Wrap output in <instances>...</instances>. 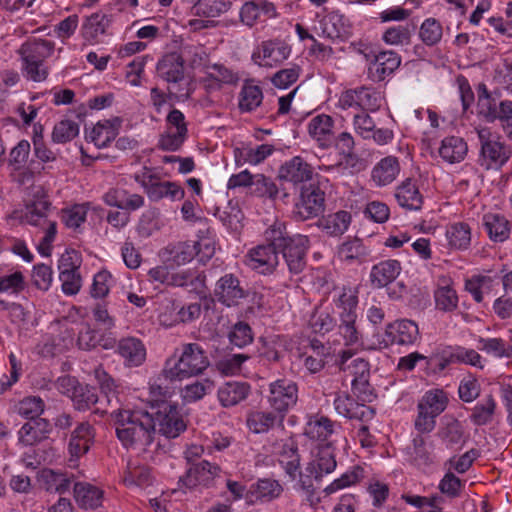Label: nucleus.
Here are the masks:
<instances>
[{
	"instance_id": "nucleus-38",
	"label": "nucleus",
	"mask_w": 512,
	"mask_h": 512,
	"mask_svg": "<svg viewBox=\"0 0 512 512\" xmlns=\"http://www.w3.org/2000/svg\"><path fill=\"white\" fill-rule=\"evenodd\" d=\"M284 418L276 411H254L247 416V426L253 433H265L276 424H281Z\"/></svg>"
},
{
	"instance_id": "nucleus-23",
	"label": "nucleus",
	"mask_w": 512,
	"mask_h": 512,
	"mask_svg": "<svg viewBox=\"0 0 512 512\" xmlns=\"http://www.w3.org/2000/svg\"><path fill=\"white\" fill-rule=\"evenodd\" d=\"M370 249L358 237L348 238L337 249L338 258L348 265H361L368 261Z\"/></svg>"
},
{
	"instance_id": "nucleus-52",
	"label": "nucleus",
	"mask_w": 512,
	"mask_h": 512,
	"mask_svg": "<svg viewBox=\"0 0 512 512\" xmlns=\"http://www.w3.org/2000/svg\"><path fill=\"white\" fill-rule=\"evenodd\" d=\"M363 472L364 471L360 466H354L351 470L345 472L339 478L326 486L323 492L326 495H330L338 490L354 485L364 477Z\"/></svg>"
},
{
	"instance_id": "nucleus-57",
	"label": "nucleus",
	"mask_w": 512,
	"mask_h": 512,
	"mask_svg": "<svg viewBox=\"0 0 512 512\" xmlns=\"http://www.w3.org/2000/svg\"><path fill=\"white\" fill-rule=\"evenodd\" d=\"M231 3L225 0H198L194 6L197 15L217 17L229 10Z\"/></svg>"
},
{
	"instance_id": "nucleus-2",
	"label": "nucleus",
	"mask_w": 512,
	"mask_h": 512,
	"mask_svg": "<svg viewBox=\"0 0 512 512\" xmlns=\"http://www.w3.org/2000/svg\"><path fill=\"white\" fill-rule=\"evenodd\" d=\"M265 241L278 246L279 253L293 274L301 273L307 264L306 256L310 248L308 236L302 234L289 235L286 225L275 222L264 233Z\"/></svg>"
},
{
	"instance_id": "nucleus-1",
	"label": "nucleus",
	"mask_w": 512,
	"mask_h": 512,
	"mask_svg": "<svg viewBox=\"0 0 512 512\" xmlns=\"http://www.w3.org/2000/svg\"><path fill=\"white\" fill-rule=\"evenodd\" d=\"M93 376L112 408L110 417L119 441L126 448L145 450L154 440L156 423L154 414L145 410H129L120 407L119 386L102 365L93 370Z\"/></svg>"
},
{
	"instance_id": "nucleus-64",
	"label": "nucleus",
	"mask_w": 512,
	"mask_h": 512,
	"mask_svg": "<svg viewBox=\"0 0 512 512\" xmlns=\"http://www.w3.org/2000/svg\"><path fill=\"white\" fill-rule=\"evenodd\" d=\"M495 120L500 121L503 131L507 137L512 140V101H499Z\"/></svg>"
},
{
	"instance_id": "nucleus-8",
	"label": "nucleus",
	"mask_w": 512,
	"mask_h": 512,
	"mask_svg": "<svg viewBox=\"0 0 512 512\" xmlns=\"http://www.w3.org/2000/svg\"><path fill=\"white\" fill-rule=\"evenodd\" d=\"M325 194L315 185L303 186L301 188L299 201L294 207V218L304 221L318 216L324 211Z\"/></svg>"
},
{
	"instance_id": "nucleus-59",
	"label": "nucleus",
	"mask_w": 512,
	"mask_h": 512,
	"mask_svg": "<svg viewBox=\"0 0 512 512\" xmlns=\"http://www.w3.org/2000/svg\"><path fill=\"white\" fill-rule=\"evenodd\" d=\"M494 280L489 276H477L466 282V290L471 293L474 300L482 302L484 294L491 291Z\"/></svg>"
},
{
	"instance_id": "nucleus-54",
	"label": "nucleus",
	"mask_w": 512,
	"mask_h": 512,
	"mask_svg": "<svg viewBox=\"0 0 512 512\" xmlns=\"http://www.w3.org/2000/svg\"><path fill=\"white\" fill-rule=\"evenodd\" d=\"M442 25L435 18H427L419 28V37L427 46L438 44L442 38Z\"/></svg>"
},
{
	"instance_id": "nucleus-7",
	"label": "nucleus",
	"mask_w": 512,
	"mask_h": 512,
	"mask_svg": "<svg viewBox=\"0 0 512 512\" xmlns=\"http://www.w3.org/2000/svg\"><path fill=\"white\" fill-rule=\"evenodd\" d=\"M297 400L298 387L292 380L278 379L270 383L268 402L283 418L288 410L296 405Z\"/></svg>"
},
{
	"instance_id": "nucleus-62",
	"label": "nucleus",
	"mask_w": 512,
	"mask_h": 512,
	"mask_svg": "<svg viewBox=\"0 0 512 512\" xmlns=\"http://www.w3.org/2000/svg\"><path fill=\"white\" fill-rule=\"evenodd\" d=\"M248 358L246 354L227 355L216 362V368L223 375H234L240 371L242 364Z\"/></svg>"
},
{
	"instance_id": "nucleus-50",
	"label": "nucleus",
	"mask_w": 512,
	"mask_h": 512,
	"mask_svg": "<svg viewBox=\"0 0 512 512\" xmlns=\"http://www.w3.org/2000/svg\"><path fill=\"white\" fill-rule=\"evenodd\" d=\"M44 409L45 403L39 396L24 397L15 406L16 412L28 420L41 418Z\"/></svg>"
},
{
	"instance_id": "nucleus-27",
	"label": "nucleus",
	"mask_w": 512,
	"mask_h": 512,
	"mask_svg": "<svg viewBox=\"0 0 512 512\" xmlns=\"http://www.w3.org/2000/svg\"><path fill=\"white\" fill-rule=\"evenodd\" d=\"M116 352L128 367H138L146 359V348L136 337H125L119 340Z\"/></svg>"
},
{
	"instance_id": "nucleus-51",
	"label": "nucleus",
	"mask_w": 512,
	"mask_h": 512,
	"mask_svg": "<svg viewBox=\"0 0 512 512\" xmlns=\"http://www.w3.org/2000/svg\"><path fill=\"white\" fill-rule=\"evenodd\" d=\"M447 397L442 390L428 391L418 403V408L433 413L434 416H439L447 406Z\"/></svg>"
},
{
	"instance_id": "nucleus-18",
	"label": "nucleus",
	"mask_w": 512,
	"mask_h": 512,
	"mask_svg": "<svg viewBox=\"0 0 512 512\" xmlns=\"http://www.w3.org/2000/svg\"><path fill=\"white\" fill-rule=\"evenodd\" d=\"M312 177L313 167L300 156H294L284 162L278 171V178L280 180L290 182L294 185L310 181Z\"/></svg>"
},
{
	"instance_id": "nucleus-61",
	"label": "nucleus",
	"mask_w": 512,
	"mask_h": 512,
	"mask_svg": "<svg viewBox=\"0 0 512 512\" xmlns=\"http://www.w3.org/2000/svg\"><path fill=\"white\" fill-rule=\"evenodd\" d=\"M113 284V277L107 270H101L94 275L90 294L93 298H104L108 295Z\"/></svg>"
},
{
	"instance_id": "nucleus-63",
	"label": "nucleus",
	"mask_w": 512,
	"mask_h": 512,
	"mask_svg": "<svg viewBox=\"0 0 512 512\" xmlns=\"http://www.w3.org/2000/svg\"><path fill=\"white\" fill-rule=\"evenodd\" d=\"M252 187L253 193L259 197L267 196L271 199H275L279 193L274 181L263 174L254 175Z\"/></svg>"
},
{
	"instance_id": "nucleus-9",
	"label": "nucleus",
	"mask_w": 512,
	"mask_h": 512,
	"mask_svg": "<svg viewBox=\"0 0 512 512\" xmlns=\"http://www.w3.org/2000/svg\"><path fill=\"white\" fill-rule=\"evenodd\" d=\"M248 292L241 286L237 276L226 273L220 277L214 287V299L226 307H236L245 299Z\"/></svg>"
},
{
	"instance_id": "nucleus-53",
	"label": "nucleus",
	"mask_w": 512,
	"mask_h": 512,
	"mask_svg": "<svg viewBox=\"0 0 512 512\" xmlns=\"http://www.w3.org/2000/svg\"><path fill=\"white\" fill-rule=\"evenodd\" d=\"M170 308L172 312H175V315L169 325L192 322L200 317L202 311L200 303L180 306L178 303L172 302Z\"/></svg>"
},
{
	"instance_id": "nucleus-11",
	"label": "nucleus",
	"mask_w": 512,
	"mask_h": 512,
	"mask_svg": "<svg viewBox=\"0 0 512 512\" xmlns=\"http://www.w3.org/2000/svg\"><path fill=\"white\" fill-rule=\"evenodd\" d=\"M158 432L166 438H176L186 430V424L177 408L169 403H162L153 413Z\"/></svg>"
},
{
	"instance_id": "nucleus-14",
	"label": "nucleus",
	"mask_w": 512,
	"mask_h": 512,
	"mask_svg": "<svg viewBox=\"0 0 512 512\" xmlns=\"http://www.w3.org/2000/svg\"><path fill=\"white\" fill-rule=\"evenodd\" d=\"M220 473V467L206 460L191 464L178 481L179 489H191L198 485L208 486Z\"/></svg>"
},
{
	"instance_id": "nucleus-21",
	"label": "nucleus",
	"mask_w": 512,
	"mask_h": 512,
	"mask_svg": "<svg viewBox=\"0 0 512 512\" xmlns=\"http://www.w3.org/2000/svg\"><path fill=\"white\" fill-rule=\"evenodd\" d=\"M94 438L95 430L93 426L88 421L79 423L72 431L68 444L71 457L77 459L85 455L94 443Z\"/></svg>"
},
{
	"instance_id": "nucleus-25",
	"label": "nucleus",
	"mask_w": 512,
	"mask_h": 512,
	"mask_svg": "<svg viewBox=\"0 0 512 512\" xmlns=\"http://www.w3.org/2000/svg\"><path fill=\"white\" fill-rule=\"evenodd\" d=\"M251 393V386L247 382L228 381L217 390V398L224 408L234 407L245 401Z\"/></svg>"
},
{
	"instance_id": "nucleus-32",
	"label": "nucleus",
	"mask_w": 512,
	"mask_h": 512,
	"mask_svg": "<svg viewBox=\"0 0 512 512\" xmlns=\"http://www.w3.org/2000/svg\"><path fill=\"white\" fill-rule=\"evenodd\" d=\"M75 502L82 509H96L102 504L103 491L87 482H75L73 486Z\"/></svg>"
},
{
	"instance_id": "nucleus-34",
	"label": "nucleus",
	"mask_w": 512,
	"mask_h": 512,
	"mask_svg": "<svg viewBox=\"0 0 512 512\" xmlns=\"http://www.w3.org/2000/svg\"><path fill=\"white\" fill-rule=\"evenodd\" d=\"M482 226L487 232L490 240L504 242L510 234V223L501 214L487 213L482 218Z\"/></svg>"
},
{
	"instance_id": "nucleus-47",
	"label": "nucleus",
	"mask_w": 512,
	"mask_h": 512,
	"mask_svg": "<svg viewBox=\"0 0 512 512\" xmlns=\"http://www.w3.org/2000/svg\"><path fill=\"white\" fill-rule=\"evenodd\" d=\"M340 369L346 377H351V380L370 377V365L368 361L360 357L353 358L351 355L345 357V354H343Z\"/></svg>"
},
{
	"instance_id": "nucleus-46",
	"label": "nucleus",
	"mask_w": 512,
	"mask_h": 512,
	"mask_svg": "<svg viewBox=\"0 0 512 512\" xmlns=\"http://www.w3.org/2000/svg\"><path fill=\"white\" fill-rule=\"evenodd\" d=\"M274 151V147L270 144H261L256 147L246 146L235 150L237 162L258 165L263 162Z\"/></svg>"
},
{
	"instance_id": "nucleus-40",
	"label": "nucleus",
	"mask_w": 512,
	"mask_h": 512,
	"mask_svg": "<svg viewBox=\"0 0 512 512\" xmlns=\"http://www.w3.org/2000/svg\"><path fill=\"white\" fill-rule=\"evenodd\" d=\"M398 159L393 156L383 158L372 170V179L377 186H385L395 180L399 174Z\"/></svg>"
},
{
	"instance_id": "nucleus-22",
	"label": "nucleus",
	"mask_w": 512,
	"mask_h": 512,
	"mask_svg": "<svg viewBox=\"0 0 512 512\" xmlns=\"http://www.w3.org/2000/svg\"><path fill=\"white\" fill-rule=\"evenodd\" d=\"M66 382L73 386V392L70 396L77 410L85 411L98 402L101 404L103 401L106 402L105 395L101 392V397L99 398L94 387L81 385L72 377H65L61 381V385L63 386Z\"/></svg>"
},
{
	"instance_id": "nucleus-45",
	"label": "nucleus",
	"mask_w": 512,
	"mask_h": 512,
	"mask_svg": "<svg viewBox=\"0 0 512 512\" xmlns=\"http://www.w3.org/2000/svg\"><path fill=\"white\" fill-rule=\"evenodd\" d=\"M496 407L497 404L494 397L489 394L471 409L469 419L476 426L487 425L492 422Z\"/></svg>"
},
{
	"instance_id": "nucleus-20",
	"label": "nucleus",
	"mask_w": 512,
	"mask_h": 512,
	"mask_svg": "<svg viewBox=\"0 0 512 512\" xmlns=\"http://www.w3.org/2000/svg\"><path fill=\"white\" fill-rule=\"evenodd\" d=\"M334 120L331 116L321 114L313 117L308 124V133L321 149H328L334 143Z\"/></svg>"
},
{
	"instance_id": "nucleus-15",
	"label": "nucleus",
	"mask_w": 512,
	"mask_h": 512,
	"mask_svg": "<svg viewBox=\"0 0 512 512\" xmlns=\"http://www.w3.org/2000/svg\"><path fill=\"white\" fill-rule=\"evenodd\" d=\"M419 331L415 322L402 319L386 326L382 343L385 347L390 345L413 344L418 338Z\"/></svg>"
},
{
	"instance_id": "nucleus-3",
	"label": "nucleus",
	"mask_w": 512,
	"mask_h": 512,
	"mask_svg": "<svg viewBox=\"0 0 512 512\" xmlns=\"http://www.w3.org/2000/svg\"><path fill=\"white\" fill-rule=\"evenodd\" d=\"M165 363L166 372L179 381L203 374L210 365L206 351L198 343L183 344L181 353L175 352Z\"/></svg>"
},
{
	"instance_id": "nucleus-36",
	"label": "nucleus",
	"mask_w": 512,
	"mask_h": 512,
	"mask_svg": "<svg viewBox=\"0 0 512 512\" xmlns=\"http://www.w3.org/2000/svg\"><path fill=\"white\" fill-rule=\"evenodd\" d=\"M283 492L282 486L278 481L265 478L259 479L256 483L250 486V489L246 493V498L250 501L261 500L271 501L278 498Z\"/></svg>"
},
{
	"instance_id": "nucleus-5",
	"label": "nucleus",
	"mask_w": 512,
	"mask_h": 512,
	"mask_svg": "<svg viewBox=\"0 0 512 512\" xmlns=\"http://www.w3.org/2000/svg\"><path fill=\"white\" fill-rule=\"evenodd\" d=\"M477 135L480 142L479 164L486 170L501 168L511 157V148L489 128L477 129Z\"/></svg>"
},
{
	"instance_id": "nucleus-29",
	"label": "nucleus",
	"mask_w": 512,
	"mask_h": 512,
	"mask_svg": "<svg viewBox=\"0 0 512 512\" xmlns=\"http://www.w3.org/2000/svg\"><path fill=\"white\" fill-rule=\"evenodd\" d=\"M40 481L46 491L61 495L68 492L72 484L74 485L75 477L73 473L66 471L43 469L40 472Z\"/></svg>"
},
{
	"instance_id": "nucleus-35",
	"label": "nucleus",
	"mask_w": 512,
	"mask_h": 512,
	"mask_svg": "<svg viewBox=\"0 0 512 512\" xmlns=\"http://www.w3.org/2000/svg\"><path fill=\"white\" fill-rule=\"evenodd\" d=\"M401 272V264L398 260L389 259L374 265L371 270L372 283L381 288L393 282Z\"/></svg>"
},
{
	"instance_id": "nucleus-4",
	"label": "nucleus",
	"mask_w": 512,
	"mask_h": 512,
	"mask_svg": "<svg viewBox=\"0 0 512 512\" xmlns=\"http://www.w3.org/2000/svg\"><path fill=\"white\" fill-rule=\"evenodd\" d=\"M134 180L143 188L151 202H159L168 199L172 202L182 200L185 190L176 182L162 181L159 174L154 173L149 167L135 173Z\"/></svg>"
},
{
	"instance_id": "nucleus-41",
	"label": "nucleus",
	"mask_w": 512,
	"mask_h": 512,
	"mask_svg": "<svg viewBox=\"0 0 512 512\" xmlns=\"http://www.w3.org/2000/svg\"><path fill=\"white\" fill-rule=\"evenodd\" d=\"M437 436L447 448L464 443V429L461 423L453 417H445L438 429Z\"/></svg>"
},
{
	"instance_id": "nucleus-10",
	"label": "nucleus",
	"mask_w": 512,
	"mask_h": 512,
	"mask_svg": "<svg viewBox=\"0 0 512 512\" xmlns=\"http://www.w3.org/2000/svg\"><path fill=\"white\" fill-rule=\"evenodd\" d=\"M336 466L335 448L332 442H327L312 449L305 472L311 473L315 481H321L325 475L332 473Z\"/></svg>"
},
{
	"instance_id": "nucleus-42",
	"label": "nucleus",
	"mask_w": 512,
	"mask_h": 512,
	"mask_svg": "<svg viewBox=\"0 0 512 512\" xmlns=\"http://www.w3.org/2000/svg\"><path fill=\"white\" fill-rule=\"evenodd\" d=\"M416 26L412 23L388 27L382 35V40L390 46H408L412 42Z\"/></svg>"
},
{
	"instance_id": "nucleus-26",
	"label": "nucleus",
	"mask_w": 512,
	"mask_h": 512,
	"mask_svg": "<svg viewBox=\"0 0 512 512\" xmlns=\"http://www.w3.org/2000/svg\"><path fill=\"white\" fill-rule=\"evenodd\" d=\"M50 208V201L44 195L42 189H38L33 198L26 202L22 221L33 226L42 225L47 221Z\"/></svg>"
},
{
	"instance_id": "nucleus-13",
	"label": "nucleus",
	"mask_w": 512,
	"mask_h": 512,
	"mask_svg": "<svg viewBox=\"0 0 512 512\" xmlns=\"http://www.w3.org/2000/svg\"><path fill=\"white\" fill-rule=\"evenodd\" d=\"M278 255V246L273 245L271 241H266V244L258 245L249 251L247 264L261 274H271L278 266Z\"/></svg>"
},
{
	"instance_id": "nucleus-33",
	"label": "nucleus",
	"mask_w": 512,
	"mask_h": 512,
	"mask_svg": "<svg viewBox=\"0 0 512 512\" xmlns=\"http://www.w3.org/2000/svg\"><path fill=\"white\" fill-rule=\"evenodd\" d=\"M161 78L169 83H180L184 80V60L178 53L166 54L157 64Z\"/></svg>"
},
{
	"instance_id": "nucleus-6",
	"label": "nucleus",
	"mask_w": 512,
	"mask_h": 512,
	"mask_svg": "<svg viewBox=\"0 0 512 512\" xmlns=\"http://www.w3.org/2000/svg\"><path fill=\"white\" fill-rule=\"evenodd\" d=\"M54 46V43L49 40H35L21 46L19 52L29 78L38 82L46 79L47 71L43 67V62L51 56Z\"/></svg>"
},
{
	"instance_id": "nucleus-39",
	"label": "nucleus",
	"mask_w": 512,
	"mask_h": 512,
	"mask_svg": "<svg viewBox=\"0 0 512 512\" xmlns=\"http://www.w3.org/2000/svg\"><path fill=\"white\" fill-rule=\"evenodd\" d=\"M263 92L260 86L254 84V80L246 79L239 93L238 107L241 112H252L261 105Z\"/></svg>"
},
{
	"instance_id": "nucleus-37",
	"label": "nucleus",
	"mask_w": 512,
	"mask_h": 512,
	"mask_svg": "<svg viewBox=\"0 0 512 512\" xmlns=\"http://www.w3.org/2000/svg\"><path fill=\"white\" fill-rule=\"evenodd\" d=\"M467 151L468 146L463 138L449 136L442 140L439 155L444 161L453 164L464 160Z\"/></svg>"
},
{
	"instance_id": "nucleus-24",
	"label": "nucleus",
	"mask_w": 512,
	"mask_h": 512,
	"mask_svg": "<svg viewBox=\"0 0 512 512\" xmlns=\"http://www.w3.org/2000/svg\"><path fill=\"white\" fill-rule=\"evenodd\" d=\"M51 431L52 425L47 419L28 420L18 431V440L25 446H33L46 440Z\"/></svg>"
},
{
	"instance_id": "nucleus-58",
	"label": "nucleus",
	"mask_w": 512,
	"mask_h": 512,
	"mask_svg": "<svg viewBox=\"0 0 512 512\" xmlns=\"http://www.w3.org/2000/svg\"><path fill=\"white\" fill-rule=\"evenodd\" d=\"M334 407L339 415L348 419H355L359 418L360 415H363V411L359 413L358 409L364 408L365 406H359L353 398L346 394H339L334 399Z\"/></svg>"
},
{
	"instance_id": "nucleus-31",
	"label": "nucleus",
	"mask_w": 512,
	"mask_h": 512,
	"mask_svg": "<svg viewBox=\"0 0 512 512\" xmlns=\"http://www.w3.org/2000/svg\"><path fill=\"white\" fill-rule=\"evenodd\" d=\"M395 198L397 203L407 210L418 211L423 205V197L416 182L411 178H407L397 186Z\"/></svg>"
},
{
	"instance_id": "nucleus-28",
	"label": "nucleus",
	"mask_w": 512,
	"mask_h": 512,
	"mask_svg": "<svg viewBox=\"0 0 512 512\" xmlns=\"http://www.w3.org/2000/svg\"><path fill=\"white\" fill-rule=\"evenodd\" d=\"M160 255L171 265L181 266L191 262L197 251L193 241H179L168 244L161 250Z\"/></svg>"
},
{
	"instance_id": "nucleus-43",
	"label": "nucleus",
	"mask_w": 512,
	"mask_h": 512,
	"mask_svg": "<svg viewBox=\"0 0 512 512\" xmlns=\"http://www.w3.org/2000/svg\"><path fill=\"white\" fill-rule=\"evenodd\" d=\"M205 284V275L192 269L170 272L168 286L186 287L192 291L201 290Z\"/></svg>"
},
{
	"instance_id": "nucleus-56",
	"label": "nucleus",
	"mask_w": 512,
	"mask_h": 512,
	"mask_svg": "<svg viewBox=\"0 0 512 512\" xmlns=\"http://www.w3.org/2000/svg\"><path fill=\"white\" fill-rule=\"evenodd\" d=\"M79 134V124L65 119L55 124L52 132L54 143L64 144L72 141Z\"/></svg>"
},
{
	"instance_id": "nucleus-12",
	"label": "nucleus",
	"mask_w": 512,
	"mask_h": 512,
	"mask_svg": "<svg viewBox=\"0 0 512 512\" xmlns=\"http://www.w3.org/2000/svg\"><path fill=\"white\" fill-rule=\"evenodd\" d=\"M369 62V75L374 81H383L387 76L394 73L401 64L400 55L392 50L370 52L366 55Z\"/></svg>"
},
{
	"instance_id": "nucleus-55",
	"label": "nucleus",
	"mask_w": 512,
	"mask_h": 512,
	"mask_svg": "<svg viewBox=\"0 0 512 512\" xmlns=\"http://www.w3.org/2000/svg\"><path fill=\"white\" fill-rule=\"evenodd\" d=\"M334 302L341 312L356 311L358 306V289L350 286H343L334 296Z\"/></svg>"
},
{
	"instance_id": "nucleus-19",
	"label": "nucleus",
	"mask_w": 512,
	"mask_h": 512,
	"mask_svg": "<svg viewBox=\"0 0 512 512\" xmlns=\"http://www.w3.org/2000/svg\"><path fill=\"white\" fill-rule=\"evenodd\" d=\"M407 454L411 463L423 470L430 468L437 461L434 442L420 435L413 439L412 445L407 448Z\"/></svg>"
},
{
	"instance_id": "nucleus-16",
	"label": "nucleus",
	"mask_w": 512,
	"mask_h": 512,
	"mask_svg": "<svg viewBox=\"0 0 512 512\" xmlns=\"http://www.w3.org/2000/svg\"><path fill=\"white\" fill-rule=\"evenodd\" d=\"M289 55L288 45L278 41H264L252 53V60L261 67H274L281 64Z\"/></svg>"
},
{
	"instance_id": "nucleus-17",
	"label": "nucleus",
	"mask_w": 512,
	"mask_h": 512,
	"mask_svg": "<svg viewBox=\"0 0 512 512\" xmlns=\"http://www.w3.org/2000/svg\"><path fill=\"white\" fill-rule=\"evenodd\" d=\"M342 426L324 415H311L304 428V434L311 440L330 442L329 438L338 435Z\"/></svg>"
},
{
	"instance_id": "nucleus-49",
	"label": "nucleus",
	"mask_w": 512,
	"mask_h": 512,
	"mask_svg": "<svg viewBox=\"0 0 512 512\" xmlns=\"http://www.w3.org/2000/svg\"><path fill=\"white\" fill-rule=\"evenodd\" d=\"M446 237L452 248L464 250L471 243V229L466 223H455L447 229Z\"/></svg>"
},
{
	"instance_id": "nucleus-30",
	"label": "nucleus",
	"mask_w": 512,
	"mask_h": 512,
	"mask_svg": "<svg viewBox=\"0 0 512 512\" xmlns=\"http://www.w3.org/2000/svg\"><path fill=\"white\" fill-rule=\"evenodd\" d=\"M351 221L352 216L350 212L345 210H339L335 213H331L319 218L316 225L327 236L339 237L348 230Z\"/></svg>"
},
{
	"instance_id": "nucleus-48",
	"label": "nucleus",
	"mask_w": 512,
	"mask_h": 512,
	"mask_svg": "<svg viewBox=\"0 0 512 512\" xmlns=\"http://www.w3.org/2000/svg\"><path fill=\"white\" fill-rule=\"evenodd\" d=\"M477 93L479 114L488 122H494L499 107L498 99L488 91L485 84H479Z\"/></svg>"
},
{
	"instance_id": "nucleus-44",
	"label": "nucleus",
	"mask_w": 512,
	"mask_h": 512,
	"mask_svg": "<svg viewBox=\"0 0 512 512\" xmlns=\"http://www.w3.org/2000/svg\"><path fill=\"white\" fill-rule=\"evenodd\" d=\"M179 381L177 377H172L166 372V363L159 375L154 377L149 383L150 395L154 401L166 403L165 399L172 394L171 383Z\"/></svg>"
},
{
	"instance_id": "nucleus-60",
	"label": "nucleus",
	"mask_w": 512,
	"mask_h": 512,
	"mask_svg": "<svg viewBox=\"0 0 512 512\" xmlns=\"http://www.w3.org/2000/svg\"><path fill=\"white\" fill-rule=\"evenodd\" d=\"M115 130L109 126V121L97 123L91 130L88 138L99 148L108 146L115 138Z\"/></svg>"
}]
</instances>
